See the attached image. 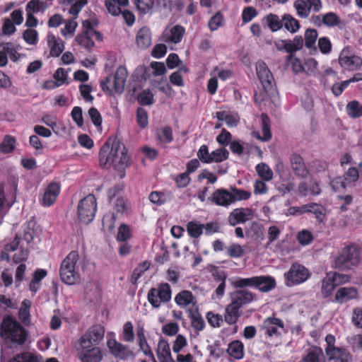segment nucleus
<instances>
[{
	"instance_id": "f257e3e1",
	"label": "nucleus",
	"mask_w": 362,
	"mask_h": 362,
	"mask_svg": "<svg viewBox=\"0 0 362 362\" xmlns=\"http://www.w3.org/2000/svg\"><path fill=\"white\" fill-rule=\"evenodd\" d=\"M100 165L103 168L114 165L120 179L125 177V170L130 165L131 159L124 144L117 139H108L99 151Z\"/></svg>"
},
{
	"instance_id": "f03ea898",
	"label": "nucleus",
	"mask_w": 362,
	"mask_h": 362,
	"mask_svg": "<svg viewBox=\"0 0 362 362\" xmlns=\"http://www.w3.org/2000/svg\"><path fill=\"white\" fill-rule=\"evenodd\" d=\"M29 332L11 315H5L0 323V337L5 347L18 348L23 346L28 338Z\"/></svg>"
},
{
	"instance_id": "7ed1b4c3",
	"label": "nucleus",
	"mask_w": 362,
	"mask_h": 362,
	"mask_svg": "<svg viewBox=\"0 0 362 362\" xmlns=\"http://www.w3.org/2000/svg\"><path fill=\"white\" fill-rule=\"evenodd\" d=\"M362 262V248L352 244L344 247L334 257L333 266L339 269H350Z\"/></svg>"
},
{
	"instance_id": "20e7f679",
	"label": "nucleus",
	"mask_w": 362,
	"mask_h": 362,
	"mask_svg": "<svg viewBox=\"0 0 362 362\" xmlns=\"http://www.w3.org/2000/svg\"><path fill=\"white\" fill-rule=\"evenodd\" d=\"M79 255L78 251H71L61 263L59 276L61 280L69 285H74L80 280V274L76 269Z\"/></svg>"
},
{
	"instance_id": "39448f33",
	"label": "nucleus",
	"mask_w": 362,
	"mask_h": 362,
	"mask_svg": "<svg viewBox=\"0 0 362 362\" xmlns=\"http://www.w3.org/2000/svg\"><path fill=\"white\" fill-rule=\"evenodd\" d=\"M231 284L235 288L255 287L262 292H267L276 286L274 279L267 276H252L250 278H235Z\"/></svg>"
},
{
	"instance_id": "423d86ee",
	"label": "nucleus",
	"mask_w": 362,
	"mask_h": 362,
	"mask_svg": "<svg viewBox=\"0 0 362 362\" xmlns=\"http://www.w3.org/2000/svg\"><path fill=\"white\" fill-rule=\"evenodd\" d=\"M97 211V200L93 194H89L80 200L78 204V216L84 224L90 223L94 218Z\"/></svg>"
},
{
	"instance_id": "0eeeda50",
	"label": "nucleus",
	"mask_w": 362,
	"mask_h": 362,
	"mask_svg": "<svg viewBox=\"0 0 362 362\" xmlns=\"http://www.w3.org/2000/svg\"><path fill=\"white\" fill-rule=\"evenodd\" d=\"M310 277L309 270L302 264H293L289 270L284 274L285 284L288 286H294L306 281Z\"/></svg>"
},
{
	"instance_id": "6e6552de",
	"label": "nucleus",
	"mask_w": 362,
	"mask_h": 362,
	"mask_svg": "<svg viewBox=\"0 0 362 362\" xmlns=\"http://www.w3.org/2000/svg\"><path fill=\"white\" fill-rule=\"evenodd\" d=\"M105 335V327L100 325L95 324L90 327L88 330L78 340V346H90L98 345L103 341Z\"/></svg>"
},
{
	"instance_id": "1a4fd4ad",
	"label": "nucleus",
	"mask_w": 362,
	"mask_h": 362,
	"mask_svg": "<svg viewBox=\"0 0 362 362\" xmlns=\"http://www.w3.org/2000/svg\"><path fill=\"white\" fill-rule=\"evenodd\" d=\"M327 347L325 352L329 360L332 362H351V356L345 349L334 346L335 337L328 334L325 337Z\"/></svg>"
},
{
	"instance_id": "9d476101",
	"label": "nucleus",
	"mask_w": 362,
	"mask_h": 362,
	"mask_svg": "<svg viewBox=\"0 0 362 362\" xmlns=\"http://www.w3.org/2000/svg\"><path fill=\"white\" fill-rule=\"evenodd\" d=\"M349 276L337 272H329L322 281V293L325 297L329 296L334 288L341 284L348 282Z\"/></svg>"
},
{
	"instance_id": "9b49d317",
	"label": "nucleus",
	"mask_w": 362,
	"mask_h": 362,
	"mask_svg": "<svg viewBox=\"0 0 362 362\" xmlns=\"http://www.w3.org/2000/svg\"><path fill=\"white\" fill-rule=\"evenodd\" d=\"M339 63L343 69L355 71L361 66L362 59L346 47L341 50L339 57Z\"/></svg>"
},
{
	"instance_id": "f8f14e48",
	"label": "nucleus",
	"mask_w": 362,
	"mask_h": 362,
	"mask_svg": "<svg viewBox=\"0 0 362 362\" xmlns=\"http://www.w3.org/2000/svg\"><path fill=\"white\" fill-rule=\"evenodd\" d=\"M78 358L81 362H100L102 354L99 347L95 346H78L76 348Z\"/></svg>"
},
{
	"instance_id": "ddd939ff",
	"label": "nucleus",
	"mask_w": 362,
	"mask_h": 362,
	"mask_svg": "<svg viewBox=\"0 0 362 362\" xmlns=\"http://www.w3.org/2000/svg\"><path fill=\"white\" fill-rule=\"evenodd\" d=\"M257 75L264 89L266 91L272 88L274 82V77L267 64L262 61L256 63Z\"/></svg>"
},
{
	"instance_id": "4468645a",
	"label": "nucleus",
	"mask_w": 362,
	"mask_h": 362,
	"mask_svg": "<svg viewBox=\"0 0 362 362\" xmlns=\"http://www.w3.org/2000/svg\"><path fill=\"white\" fill-rule=\"evenodd\" d=\"M284 325L281 320L270 317L266 318L262 325V329L268 337H279L284 330Z\"/></svg>"
},
{
	"instance_id": "2eb2a0df",
	"label": "nucleus",
	"mask_w": 362,
	"mask_h": 362,
	"mask_svg": "<svg viewBox=\"0 0 362 362\" xmlns=\"http://www.w3.org/2000/svg\"><path fill=\"white\" fill-rule=\"evenodd\" d=\"M254 215V211L250 208L235 209L228 216V222L230 226H235L252 220Z\"/></svg>"
},
{
	"instance_id": "dca6fc26",
	"label": "nucleus",
	"mask_w": 362,
	"mask_h": 362,
	"mask_svg": "<svg viewBox=\"0 0 362 362\" xmlns=\"http://www.w3.org/2000/svg\"><path fill=\"white\" fill-rule=\"evenodd\" d=\"M107 345L111 354L117 358L126 359L133 356V352L127 346L118 342L115 339H108Z\"/></svg>"
},
{
	"instance_id": "f3484780",
	"label": "nucleus",
	"mask_w": 362,
	"mask_h": 362,
	"mask_svg": "<svg viewBox=\"0 0 362 362\" xmlns=\"http://www.w3.org/2000/svg\"><path fill=\"white\" fill-rule=\"evenodd\" d=\"M145 330L144 323L142 322H139L136 324V336L138 341V344L140 347V349L143 351V353L146 356L152 358L153 359V362H157L153 357V354L148 346L146 339L145 337Z\"/></svg>"
},
{
	"instance_id": "a211bd4d",
	"label": "nucleus",
	"mask_w": 362,
	"mask_h": 362,
	"mask_svg": "<svg viewBox=\"0 0 362 362\" xmlns=\"http://www.w3.org/2000/svg\"><path fill=\"white\" fill-rule=\"evenodd\" d=\"M60 193V185L57 182H51L47 187L42 199V204L45 206H52Z\"/></svg>"
},
{
	"instance_id": "6ab92c4d",
	"label": "nucleus",
	"mask_w": 362,
	"mask_h": 362,
	"mask_svg": "<svg viewBox=\"0 0 362 362\" xmlns=\"http://www.w3.org/2000/svg\"><path fill=\"white\" fill-rule=\"evenodd\" d=\"M210 199L215 204L224 207L233 204L231 192L223 188L215 190Z\"/></svg>"
},
{
	"instance_id": "aec40b11",
	"label": "nucleus",
	"mask_w": 362,
	"mask_h": 362,
	"mask_svg": "<svg viewBox=\"0 0 362 362\" xmlns=\"http://www.w3.org/2000/svg\"><path fill=\"white\" fill-rule=\"evenodd\" d=\"M232 303L239 308L250 303L255 299V295L247 290L235 291L231 296Z\"/></svg>"
},
{
	"instance_id": "412c9836",
	"label": "nucleus",
	"mask_w": 362,
	"mask_h": 362,
	"mask_svg": "<svg viewBox=\"0 0 362 362\" xmlns=\"http://www.w3.org/2000/svg\"><path fill=\"white\" fill-rule=\"evenodd\" d=\"M175 301L178 306L182 308H193L197 304L196 298L192 293L187 290L178 293L175 298Z\"/></svg>"
},
{
	"instance_id": "4be33fe9",
	"label": "nucleus",
	"mask_w": 362,
	"mask_h": 362,
	"mask_svg": "<svg viewBox=\"0 0 362 362\" xmlns=\"http://www.w3.org/2000/svg\"><path fill=\"white\" fill-rule=\"evenodd\" d=\"M185 29L180 25H175L169 29H166L163 37L167 42H173L177 44L180 42L185 34Z\"/></svg>"
},
{
	"instance_id": "5701e85b",
	"label": "nucleus",
	"mask_w": 362,
	"mask_h": 362,
	"mask_svg": "<svg viewBox=\"0 0 362 362\" xmlns=\"http://www.w3.org/2000/svg\"><path fill=\"white\" fill-rule=\"evenodd\" d=\"M127 77V71L124 66H119L114 75L113 88L117 93H122Z\"/></svg>"
},
{
	"instance_id": "b1692460",
	"label": "nucleus",
	"mask_w": 362,
	"mask_h": 362,
	"mask_svg": "<svg viewBox=\"0 0 362 362\" xmlns=\"http://www.w3.org/2000/svg\"><path fill=\"white\" fill-rule=\"evenodd\" d=\"M47 45L50 48L49 55L52 57H58L64 49V43L57 39L53 34H49L47 37Z\"/></svg>"
},
{
	"instance_id": "393cba45",
	"label": "nucleus",
	"mask_w": 362,
	"mask_h": 362,
	"mask_svg": "<svg viewBox=\"0 0 362 362\" xmlns=\"http://www.w3.org/2000/svg\"><path fill=\"white\" fill-rule=\"evenodd\" d=\"M216 117L219 121L225 122L226 125L230 128L236 127L240 122V116L235 112H216Z\"/></svg>"
},
{
	"instance_id": "a878e982",
	"label": "nucleus",
	"mask_w": 362,
	"mask_h": 362,
	"mask_svg": "<svg viewBox=\"0 0 362 362\" xmlns=\"http://www.w3.org/2000/svg\"><path fill=\"white\" fill-rule=\"evenodd\" d=\"M136 42L138 47L141 49H146L151 45V33L146 27L139 30L136 36Z\"/></svg>"
},
{
	"instance_id": "bb28decb",
	"label": "nucleus",
	"mask_w": 362,
	"mask_h": 362,
	"mask_svg": "<svg viewBox=\"0 0 362 362\" xmlns=\"http://www.w3.org/2000/svg\"><path fill=\"white\" fill-rule=\"evenodd\" d=\"M357 296L358 291L356 288L354 287H341L337 291L335 300L339 303H343L356 298Z\"/></svg>"
},
{
	"instance_id": "cd10ccee",
	"label": "nucleus",
	"mask_w": 362,
	"mask_h": 362,
	"mask_svg": "<svg viewBox=\"0 0 362 362\" xmlns=\"http://www.w3.org/2000/svg\"><path fill=\"white\" fill-rule=\"evenodd\" d=\"M291 168L297 176L305 177L308 171L304 164L303 160L299 155H292L291 157Z\"/></svg>"
},
{
	"instance_id": "c85d7f7f",
	"label": "nucleus",
	"mask_w": 362,
	"mask_h": 362,
	"mask_svg": "<svg viewBox=\"0 0 362 362\" xmlns=\"http://www.w3.org/2000/svg\"><path fill=\"white\" fill-rule=\"evenodd\" d=\"M136 74H140L141 80L147 81L152 76H158V62H152L149 66H141L136 69Z\"/></svg>"
},
{
	"instance_id": "c756f323",
	"label": "nucleus",
	"mask_w": 362,
	"mask_h": 362,
	"mask_svg": "<svg viewBox=\"0 0 362 362\" xmlns=\"http://www.w3.org/2000/svg\"><path fill=\"white\" fill-rule=\"evenodd\" d=\"M227 353L235 359L240 360L244 356V345L239 340L231 341L228 346Z\"/></svg>"
},
{
	"instance_id": "7c9ffc66",
	"label": "nucleus",
	"mask_w": 362,
	"mask_h": 362,
	"mask_svg": "<svg viewBox=\"0 0 362 362\" xmlns=\"http://www.w3.org/2000/svg\"><path fill=\"white\" fill-rule=\"evenodd\" d=\"M31 306V302L25 299L21 303V306L18 310V317L22 323L25 325H29L31 322L30 308Z\"/></svg>"
},
{
	"instance_id": "2f4dec72",
	"label": "nucleus",
	"mask_w": 362,
	"mask_h": 362,
	"mask_svg": "<svg viewBox=\"0 0 362 362\" xmlns=\"http://www.w3.org/2000/svg\"><path fill=\"white\" fill-rule=\"evenodd\" d=\"M21 238L16 235L14 240L10 243H7L4 247V250L0 254V258L3 261L10 262L9 252H14L18 248Z\"/></svg>"
},
{
	"instance_id": "473e14b6",
	"label": "nucleus",
	"mask_w": 362,
	"mask_h": 362,
	"mask_svg": "<svg viewBox=\"0 0 362 362\" xmlns=\"http://www.w3.org/2000/svg\"><path fill=\"white\" fill-rule=\"evenodd\" d=\"M240 309V308L231 302L226 308L224 315L226 322L230 325L235 324L238 319Z\"/></svg>"
},
{
	"instance_id": "72a5a7b5",
	"label": "nucleus",
	"mask_w": 362,
	"mask_h": 362,
	"mask_svg": "<svg viewBox=\"0 0 362 362\" xmlns=\"http://www.w3.org/2000/svg\"><path fill=\"white\" fill-rule=\"evenodd\" d=\"M282 27L285 28L291 33H296L300 29V23L298 20L289 14L283 16Z\"/></svg>"
},
{
	"instance_id": "f704fd0d",
	"label": "nucleus",
	"mask_w": 362,
	"mask_h": 362,
	"mask_svg": "<svg viewBox=\"0 0 362 362\" xmlns=\"http://www.w3.org/2000/svg\"><path fill=\"white\" fill-rule=\"evenodd\" d=\"M293 6L299 17L305 18L309 16L310 8L308 0H296L294 2Z\"/></svg>"
},
{
	"instance_id": "c9c22d12",
	"label": "nucleus",
	"mask_w": 362,
	"mask_h": 362,
	"mask_svg": "<svg viewBox=\"0 0 362 362\" xmlns=\"http://www.w3.org/2000/svg\"><path fill=\"white\" fill-rule=\"evenodd\" d=\"M322 359L323 353L322 350L314 348L310 349L299 362H322Z\"/></svg>"
},
{
	"instance_id": "e433bc0d",
	"label": "nucleus",
	"mask_w": 362,
	"mask_h": 362,
	"mask_svg": "<svg viewBox=\"0 0 362 362\" xmlns=\"http://www.w3.org/2000/svg\"><path fill=\"white\" fill-rule=\"evenodd\" d=\"M256 171L259 177L265 182H269L273 178V171L264 163H259L256 165Z\"/></svg>"
},
{
	"instance_id": "4c0bfd02",
	"label": "nucleus",
	"mask_w": 362,
	"mask_h": 362,
	"mask_svg": "<svg viewBox=\"0 0 362 362\" xmlns=\"http://www.w3.org/2000/svg\"><path fill=\"white\" fill-rule=\"evenodd\" d=\"M317 62L312 58L309 57L303 60V73L308 76H315L317 74Z\"/></svg>"
},
{
	"instance_id": "58836bf2",
	"label": "nucleus",
	"mask_w": 362,
	"mask_h": 362,
	"mask_svg": "<svg viewBox=\"0 0 362 362\" xmlns=\"http://www.w3.org/2000/svg\"><path fill=\"white\" fill-rule=\"evenodd\" d=\"M346 109L348 115L352 118H358L362 116V105L356 100L349 102Z\"/></svg>"
},
{
	"instance_id": "ea45409f",
	"label": "nucleus",
	"mask_w": 362,
	"mask_h": 362,
	"mask_svg": "<svg viewBox=\"0 0 362 362\" xmlns=\"http://www.w3.org/2000/svg\"><path fill=\"white\" fill-rule=\"evenodd\" d=\"M76 41L88 52H90L95 46V42L89 34H78L76 37Z\"/></svg>"
},
{
	"instance_id": "a19ab883",
	"label": "nucleus",
	"mask_w": 362,
	"mask_h": 362,
	"mask_svg": "<svg viewBox=\"0 0 362 362\" xmlns=\"http://www.w3.org/2000/svg\"><path fill=\"white\" fill-rule=\"evenodd\" d=\"M135 339L134 327L131 322L128 321L123 325L121 339L125 342H133Z\"/></svg>"
},
{
	"instance_id": "79ce46f5",
	"label": "nucleus",
	"mask_w": 362,
	"mask_h": 362,
	"mask_svg": "<svg viewBox=\"0 0 362 362\" xmlns=\"http://www.w3.org/2000/svg\"><path fill=\"white\" fill-rule=\"evenodd\" d=\"M325 212V209L322 205L317 203H309L308 213L313 214L318 222L322 223L324 221Z\"/></svg>"
},
{
	"instance_id": "37998d69",
	"label": "nucleus",
	"mask_w": 362,
	"mask_h": 362,
	"mask_svg": "<svg viewBox=\"0 0 362 362\" xmlns=\"http://www.w3.org/2000/svg\"><path fill=\"white\" fill-rule=\"evenodd\" d=\"M150 264V262L147 261H145L143 263L139 264V266L133 271L130 279V282L132 284L136 285L139 279L143 275L144 272H146L149 268Z\"/></svg>"
},
{
	"instance_id": "c03bdc74",
	"label": "nucleus",
	"mask_w": 362,
	"mask_h": 362,
	"mask_svg": "<svg viewBox=\"0 0 362 362\" xmlns=\"http://www.w3.org/2000/svg\"><path fill=\"white\" fill-rule=\"evenodd\" d=\"M317 32L315 29L308 28L305 31V45L307 48L311 49L315 47L316 40L317 39Z\"/></svg>"
},
{
	"instance_id": "a18cd8bd",
	"label": "nucleus",
	"mask_w": 362,
	"mask_h": 362,
	"mask_svg": "<svg viewBox=\"0 0 362 362\" xmlns=\"http://www.w3.org/2000/svg\"><path fill=\"white\" fill-rule=\"evenodd\" d=\"M8 362H39L37 356L30 352L17 354Z\"/></svg>"
},
{
	"instance_id": "49530a36",
	"label": "nucleus",
	"mask_w": 362,
	"mask_h": 362,
	"mask_svg": "<svg viewBox=\"0 0 362 362\" xmlns=\"http://www.w3.org/2000/svg\"><path fill=\"white\" fill-rule=\"evenodd\" d=\"M267 23L269 29L276 32L282 28L283 18L280 19L278 16L270 13L267 16Z\"/></svg>"
},
{
	"instance_id": "de8ad7c7",
	"label": "nucleus",
	"mask_w": 362,
	"mask_h": 362,
	"mask_svg": "<svg viewBox=\"0 0 362 362\" xmlns=\"http://www.w3.org/2000/svg\"><path fill=\"white\" fill-rule=\"evenodd\" d=\"M287 61L288 64L291 66V68L292 71L296 74H300L303 73V61L301 60L300 58L295 57L293 54H290L288 58Z\"/></svg>"
},
{
	"instance_id": "09e8293b",
	"label": "nucleus",
	"mask_w": 362,
	"mask_h": 362,
	"mask_svg": "<svg viewBox=\"0 0 362 362\" xmlns=\"http://www.w3.org/2000/svg\"><path fill=\"white\" fill-rule=\"evenodd\" d=\"M204 224H199L197 222L190 221L187 225V233L192 238H197L203 233Z\"/></svg>"
},
{
	"instance_id": "8fccbe9b",
	"label": "nucleus",
	"mask_w": 362,
	"mask_h": 362,
	"mask_svg": "<svg viewBox=\"0 0 362 362\" xmlns=\"http://www.w3.org/2000/svg\"><path fill=\"white\" fill-rule=\"evenodd\" d=\"M341 23L340 18L334 12H328L323 14V25L334 27Z\"/></svg>"
},
{
	"instance_id": "3c124183",
	"label": "nucleus",
	"mask_w": 362,
	"mask_h": 362,
	"mask_svg": "<svg viewBox=\"0 0 362 362\" xmlns=\"http://www.w3.org/2000/svg\"><path fill=\"white\" fill-rule=\"evenodd\" d=\"M228 151L223 148H217L211 153L210 163H220L226 160L228 157Z\"/></svg>"
},
{
	"instance_id": "603ef678",
	"label": "nucleus",
	"mask_w": 362,
	"mask_h": 362,
	"mask_svg": "<svg viewBox=\"0 0 362 362\" xmlns=\"http://www.w3.org/2000/svg\"><path fill=\"white\" fill-rule=\"evenodd\" d=\"M288 42L290 54L300 50L304 44V40L301 35H296L293 40H288Z\"/></svg>"
},
{
	"instance_id": "864d4df0",
	"label": "nucleus",
	"mask_w": 362,
	"mask_h": 362,
	"mask_svg": "<svg viewBox=\"0 0 362 362\" xmlns=\"http://www.w3.org/2000/svg\"><path fill=\"white\" fill-rule=\"evenodd\" d=\"M136 120L140 128L144 129L148 125V115L143 107H138L136 114Z\"/></svg>"
},
{
	"instance_id": "5fc2aeb1",
	"label": "nucleus",
	"mask_w": 362,
	"mask_h": 362,
	"mask_svg": "<svg viewBox=\"0 0 362 362\" xmlns=\"http://www.w3.org/2000/svg\"><path fill=\"white\" fill-rule=\"evenodd\" d=\"M309 203L299 206H291L285 212L286 216H300L308 213Z\"/></svg>"
},
{
	"instance_id": "6e6d98bb",
	"label": "nucleus",
	"mask_w": 362,
	"mask_h": 362,
	"mask_svg": "<svg viewBox=\"0 0 362 362\" xmlns=\"http://www.w3.org/2000/svg\"><path fill=\"white\" fill-rule=\"evenodd\" d=\"M15 143L16 140L13 137L6 135L1 144V151L6 153H11L15 148Z\"/></svg>"
},
{
	"instance_id": "4d7b16f0",
	"label": "nucleus",
	"mask_w": 362,
	"mask_h": 362,
	"mask_svg": "<svg viewBox=\"0 0 362 362\" xmlns=\"http://www.w3.org/2000/svg\"><path fill=\"white\" fill-rule=\"evenodd\" d=\"M233 203L237 201L247 200L250 199L251 194L243 189L233 188L231 192Z\"/></svg>"
},
{
	"instance_id": "13d9d810",
	"label": "nucleus",
	"mask_w": 362,
	"mask_h": 362,
	"mask_svg": "<svg viewBox=\"0 0 362 362\" xmlns=\"http://www.w3.org/2000/svg\"><path fill=\"white\" fill-rule=\"evenodd\" d=\"M131 238V230L127 224H121L118 228L117 240L118 241L125 242Z\"/></svg>"
},
{
	"instance_id": "bf43d9fd",
	"label": "nucleus",
	"mask_w": 362,
	"mask_h": 362,
	"mask_svg": "<svg viewBox=\"0 0 362 362\" xmlns=\"http://www.w3.org/2000/svg\"><path fill=\"white\" fill-rule=\"evenodd\" d=\"M317 45L320 52L323 54H328L332 51V43L327 37H320Z\"/></svg>"
},
{
	"instance_id": "052dcab7",
	"label": "nucleus",
	"mask_w": 362,
	"mask_h": 362,
	"mask_svg": "<svg viewBox=\"0 0 362 362\" xmlns=\"http://www.w3.org/2000/svg\"><path fill=\"white\" fill-rule=\"evenodd\" d=\"M18 247L19 251L15 253L13 256V261L16 264L25 261L29 254L28 249L25 247L23 244L18 245Z\"/></svg>"
},
{
	"instance_id": "680f3d73",
	"label": "nucleus",
	"mask_w": 362,
	"mask_h": 362,
	"mask_svg": "<svg viewBox=\"0 0 362 362\" xmlns=\"http://www.w3.org/2000/svg\"><path fill=\"white\" fill-rule=\"evenodd\" d=\"M297 240L302 245L310 244L313 240V234L308 230H302L297 235Z\"/></svg>"
},
{
	"instance_id": "e2e57ef3",
	"label": "nucleus",
	"mask_w": 362,
	"mask_h": 362,
	"mask_svg": "<svg viewBox=\"0 0 362 362\" xmlns=\"http://www.w3.org/2000/svg\"><path fill=\"white\" fill-rule=\"evenodd\" d=\"M88 116L96 127H101L103 118L97 108L92 107L88 110Z\"/></svg>"
},
{
	"instance_id": "0e129e2a",
	"label": "nucleus",
	"mask_w": 362,
	"mask_h": 362,
	"mask_svg": "<svg viewBox=\"0 0 362 362\" xmlns=\"http://www.w3.org/2000/svg\"><path fill=\"white\" fill-rule=\"evenodd\" d=\"M45 5V3L40 0H31L27 4L25 10L27 13H38L41 9H44Z\"/></svg>"
},
{
	"instance_id": "69168bd1",
	"label": "nucleus",
	"mask_w": 362,
	"mask_h": 362,
	"mask_svg": "<svg viewBox=\"0 0 362 362\" xmlns=\"http://www.w3.org/2000/svg\"><path fill=\"white\" fill-rule=\"evenodd\" d=\"M232 74L230 69H224L216 66L211 71V75L216 76V78L218 77L222 81H226L232 76Z\"/></svg>"
},
{
	"instance_id": "338daca9",
	"label": "nucleus",
	"mask_w": 362,
	"mask_h": 362,
	"mask_svg": "<svg viewBox=\"0 0 362 362\" xmlns=\"http://www.w3.org/2000/svg\"><path fill=\"white\" fill-rule=\"evenodd\" d=\"M127 199L124 197H118L114 204V209L119 214H124L128 211Z\"/></svg>"
},
{
	"instance_id": "774afa93",
	"label": "nucleus",
	"mask_w": 362,
	"mask_h": 362,
	"mask_svg": "<svg viewBox=\"0 0 362 362\" xmlns=\"http://www.w3.org/2000/svg\"><path fill=\"white\" fill-rule=\"evenodd\" d=\"M227 255L231 257L239 258L243 255V249L239 244L232 243L227 247Z\"/></svg>"
}]
</instances>
